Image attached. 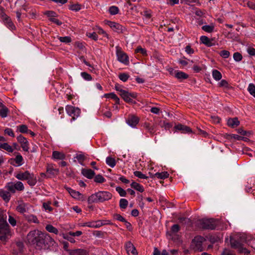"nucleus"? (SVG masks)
Instances as JSON below:
<instances>
[{
	"instance_id": "f257e3e1",
	"label": "nucleus",
	"mask_w": 255,
	"mask_h": 255,
	"mask_svg": "<svg viewBox=\"0 0 255 255\" xmlns=\"http://www.w3.org/2000/svg\"><path fill=\"white\" fill-rule=\"evenodd\" d=\"M27 240L29 244L36 245V247L42 248L43 246L47 248L53 246L54 241L49 235H44L41 232L37 230L30 231L27 235Z\"/></svg>"
},
{
	"instance_id": "f03ea898",
	"label": "nucleus",
	"mask_w": 255,
	"mask_h": 255,
	"mask_svg": "<svg viewBox=\"0 0 255 255\" xmlns=\"http://www.w3.org/2000/svg\"><path fill=\"white\" fill-rule=\"evenodd\" d=\"M221 221L218 219H202L198 220V226L199 228L203 230H215L218 229Z\"/></svg>"
},
{
	"instance_id": "7ed1b4c3",
	"label": "nucleus",
	"mask_w": 255,
	"mask_h": 255,
	"mask_svg": "<svg viewBox=\"0 0 255 255\" xmlns=\"http://www.w3.org/2000/svg\"><path fill=\"white\" fill-rule=\"evenodd\" d=\"M15 177L19 180H26L27 184L31 187L35 186L37 183V178L33 173L26 170L24 172L18 171L15 173Z\"/></svg>"
},
{
	"instance_id": "20e7f679",
	"label": "nucleus",
	"mask_w": 255,
	"mask_h": 255,
	"mask_svg": "<svg viewBox=\"0 0 255 255\" xmlns=\"http://www.w3.org/2000/svg\"><path fill=\"white\" fill-rule=\"evenodd\" d=\"M112 198V194L108 191H99L92 194L89 197L88 202L89 203L104 202L108 201Z\"/></svg>"
},
{
	"instance_id": "39448f33",
	"label": "nucleus",
	"mask_w": 255,
	"mask_h": 255,
	"mask_svg": "<svg viewBox=\"0 0 255 255\" xmlns=\"http://www.w3.org/2000/svg\"><path fill=\"white\" fill-rule=\"evenodd\" d=\"M9 226L6 222V217L0 214V240L5 241L10 235Z\"/></svg>"
},
{
	"instance_id": "423d86ee",
	"label": "nucleus",
	"mask_w": 255,
	"mask_h": 255,
	"mask_svg": "<svg viewBox=\"0 0 255 255\" xmlns=\"http://www.w3.org/2000/svg\"><path fill=\"white\" fill-rule=\"evenodd\" d=\"M5 188L7 190L10 191L11 193H15L16 191H22L24 189V186L22 182L19 181H17L15 182H8Z\"/></svg>"
},
{
	"instance_id": "0eeeda50",
	"label": "nucleus",
	"mask_w": 255,
	"mask_h": 255,
	"mask_svg": "<svg viewBox=\"0 0 255 255\" xmlns=\"http://www.w3.org/2000/svg\"><path fill=\"white\" fill-rule=\"evenodd\" d=\"M116 55L117 59L119 62L126 65L128 64L129 60L128 56L122 51L121 48L119 46L116 47Z\"/></svg>"
},
{
	"instance_id": "6e6552de",
	"label": "nucleus",
	"mask_w": 255,
	"mask_h": 255,
	"mask_svg": "<svg viewBox=\"0 0 255 255\" xmlns=\"http://www.w3.org/2000/svg\"><path fill=\"white\" fill-rule=\"evenodd\" d=\"M67 113L71 117L72 120H75L78 118L81 113L80 109L78 108H75L72 106L68 105L66 107Z\"/></svg>"
},
{
	"instance_id": "1a4fd4ad",
	"label": "nucleus",
	"mask_w": 255,
	"mask_h": 255,
	"mask_svg": "<svg viewBox=\"0 0 255 255\" xmlns=\"http://www.w3.org/2000/svg\"><path fill=\"white\" fill-rule=\"evenodd\" d=\"M115 32L123 33L126 31V28L122 25L114 21H108L106 23Z\"/></svg>"
},
{
	"instance_id": "9d476101",
	"label": "nucleus",
	"mask_w": 255,
	"mask_h": 255,
	"mask_svg": "<svg viewBox=\"0 0 255 255\" xmlns=\"http://www.w3.org/2000/svg\"><path fill=\"white\" fill-rule=\"evenodd\" d=\"M120 96L125 102L132 104L134 103L132 98H136L137 94L134 93H129L126 91H123L122 93H120Z\"/></svg>"
},
{
	"instance_id": "9b49d317",
	"label": "nucleus",
	"mask_w": 255,
	"mask_h": 255,
	"mask_svg": "<svg viewBox=\"0 0 255 255\" xmlns=\"http://www.w3.org/2000/svg\"><path fill=\"white\" fill-rule=\"evenodd\" d=\"M142 127L146 131L150 134V136H152L156 134V125L155 124L144 122L142 124Z\"/></svg>"
},
{
	"instance_id": "f8f14e48",
	"label": "nucleus",
	"mask_w": 255,
	"mask_h": 255,
	"mask_svg": "<svg viewBox=\"0 0 255 255\" xmlns=\"http://www.w3.org/2000/svg\"><path fill=\"white\" fill-rule=\"evenodd\" d=\"M205 241H206L205 238L201 236H197L192 240L196 248L200 251H202V244Z\"/></svg>"
},
{
	"instance_id": "ddd939ff",
	"label": "nucleus",
	"mask_w": 255,
	"mask_h": 255,
	"mask_svg": "<svg viewBox=\"0 0 255 255\" xmlns=\"http://www.w3.org/2000/svg\"><path fill=\"white\" fill-rule=\"evenodd\" d=\"M17 140L20 143L21 148L24 151H28L29 143L27 139L22 135H19L17 137Z\"/></svg>"
},
{
	"instance_id": "4468645a",
	"label": "nucleus",
	"mask_w": 255,
	"mask_h": 255,
	"mask_svg": "<svg viewBox=\"0 0 255 255\" xmlns=\"http://www.w3.org/2000/svg\"><path fill=\"white\" fill-rule=\"evenodd\" d=\"M9 162L11 164L14 166H20L24 163L23 158L19 153H17L15 158H11Z\"/></svg>"
},
{
	"instance_id": "2eb2a0df",
	"label": "nucleus",
	"mask_w": 255,
	"mask_h": 255,
	"mask_svg": "<svg viewBox=\"0 0 255 255\" xmlns=\"http://www.w3.org/2000/svg\"><path fill=\"white\" fill-rule=\"evenodd\" d=\"M126 122L130 127L135 128L139 122V119L134 115H129Z\"/></svg>"
},
{
	"instance_id": "dca6fc26",
	"label": "nucleus",
	"mask_w": 255,
	"mask_h": 255,
	"mask_svg": "<svg viewBox=\"0 0 255 255\" xmlns=\"http://www.w3.org/2000/svg\"><path fill=\"white\" fill-rule=\"evenodd\" d=\"M59 172V169L54 168L52 165H47L46 167V173L48 174L47 177H54L58 174Z\"/></svg>"
},
{
	"instance_id": "f3484780",
	"label": "nucleus",
	"mask_w": 255,
	"mask_h": 255,
	"mask_svg": "<svg viewBox=\"0 0 255 255\" xmlns=\"http://www.w3.org/2000/svg\"><path fill=\"white\" fill-rule=\"evenodd\" d=\"M125 247L127 252L128 255H137L136 250L131 242H127L126 244Z\"/></svg>"
},
{
	"instance_id": "a211bd4d",
	"label": "nucleus",
	"mask_w": 255,
	"mask_h": 255,
	"mask_svg": "<svg viewBox=\"0 0 255 255\" xmlns=\"http://www.w3.org/2000/svg\"><path fill=\"white\" fill-rule=\"evenodd\" d=\"M174 128L176 130L181 131V132L183 133H190L192 132V130L189 127L180 124L176 125Z\"/></svg>"
},
{
	"instance_id": "6ab92c4d",
	"label": "nucleus",
	"mask_w": 255,
	"mask_h": 255,
	"mask_svg": "<svg viewBox=\"0 0 255 255\" xmlns=\"http://www.w3.org/2000/svg\"><path fill=\"white\" fill-rule=\"evenodd\" d=\"M29 204L23 202L19 203L18 205L16 207V210L18 212L23 214L26 212L29 209Z\"/></svg>"
},
{
	"instance_id": "aec40b11",
	"label": "nucleus",
	"mask_w": 255,
	"mask_h": 255,
	"mask_svg": "<svg viewBox=\"0 0 255 255\" xmlns=\"http://www.w3.org/2000/svg\"><path fill=\"white\" fill-rule=\"evenodd\" d=\"M81 172L83 176L90 179H92L95 174V172L91 169H82Z\"/></svg>"
},
{
	"instance_id": "412c9836",
	"label": "nucleus",
	"mask_w": 255,
	"mask_h": 255,
	"mask_svg": "<svg viewBox=\"0 0 255 255\" xmlns=\"http://www.w3.org/2000/svg\"><path fill=\"white\" fill-rule=\"evenodd\" d=\"M174 72L175 77L178 79L180 81H182L184 79H187L189 77V75L184 72L176 70Z\"/></svg>"
},
{
	"instance_id": "4be33fe9",
	"label": "nucleus",
	"mask_w": 255,
	"mask_h": 255,
	"mask_svg": "<svg viewBox=\"0 0 255 255\" xmlns=\"http://www.w3.org/2000/svg\"><path fill=\"white\" fill-rule=\"evenodd\" d=\"M200 39L201 43L208 47H211L215 45V43L213 42V40L206 36H201Z\"/></svg>"
},
{
	"instance_id": "5701e85b",
	"label": "nucleus",
	"mask_w": 255,
	"mask_h": 255,
	"mask_svg": "<svg viewBox=\"0 0 255 255\" xmlns=\"http://www.w3.org/2000/svg\"><path fill=\"white\" fill-rule=\"evenodd\" d=\"M10 192L8 190L5 191L4 190H0V196L4 200L5 202H8L11 197Z\"/></svg>"
},
{
	"instance_id": "b1692460",
	"label": "nucleus",
	"mask_w": 255,
	"mask_h": 255,
	"mask_svg": "<svg viewBox=\"0 0 255 255\" xmlns=\"http://www.w3.org/2000/svg\"><path fill=\"white\" fill-rule=\"evenodd\" d=\"M26 220L29 223L38 224L39 221L37 217L33 214H29L25 216Z\"/></svg>"
},
{
	"instance_id": "393cba45",
	"label": "nucleus",
	"mask_w": 255,
	"mask_h": 255,
	"mask_svg": "<svg viewBox=\"0 0 255 255\" xmlns=\"http://www.w3.org/2000/svg\"><path fill=\"white\" fill-rule=\"evenodd\" d=\"M52 156L53 159L57 160H63L66 157L64 153L58 151H53Z\"/></svg>"
},
{
	"instance_id": "a878e982",
	"label": "nucleus",
	"mask_w": 255,
	"mask_h": 255,
	"mask_svg": "<svg viewBox=\"0 0 255 255\" xmlns=\"http://www.w3.org/2000/svg\"><path fill=\"white\" fill-rule=\"evenodd\" d=\"M227 124L228 126L234 128L239 125L240 122L237 118H230L228 120Z\"/></svg>"
},
{
	"instance_id": "bb28decb",
	"label": "nucleus",
	"mask_w": 255,
	"mask_h": 255,
	"mask_svg": "<svg viewBox=\"0 0 255 255\" xmlns=\"http://www.w3.org/2000/svg\"><path fill=\"white\" fill-rule=\"evenodd\" d=\"M70 255H88L86 250L83 249H76L69 251Z\"/></svg>"
},
{
	"instance_id": "cd10ccee",
	"label": "nucleus",
	"mask_w": 255,
	"mask_h": 255,
	"mask_svg": "<svg viewBox=\"0 0 255 255\" xmlns=\"http://www.w3.org/2000/svg\"><path fill=\"white\" fill-rule=\"evenodd\" d=\"M68 191L71 196L75 199H80L83 196L79 192L74 190L71 188H68Z\"/></svg>"
},
{
	"instance_id": "c85d7f7f",
	"label": "nucleus",
	"mask_w": 255,
	"mask_h": 255,
	"mask_svg": "<svg viewBox=\"0 0 255 255\" xmlns=\"http://www.w3.org/2000/svg\"><path fill=\"white\" fill-rule=\"evenodd\" d=\"M88 227L93 228H99L102 226L103 224L100 221H92L88 222Z\"/></svg>"
},
{
	"instance_id": "c756f323",
	"label": "nucleus",
	"mask_w": 255,
	"mask_h": 255,
	"mask_svg": "<svg viewBox=\"0 0 255 255\" xmlns=\"http://www.w3.org/2000/svg\"><path fill=\"white\" fill-rule=\"evenodd\" d=\"M0 108V117L2 118H6L9 112V109L4 105Z\"/></svg>"
},
{
	"instance_id": "7c9ffc66",
	"label": "nucleus",
	"mask_w": 255,
	"mask_h": 255,
	"mask_svg": "<svg viewBox=\"0 0 255 255\" xmlns=\"http://www.w3.org/2000/svg\"><path fill=\"white\" fill-rule=\"evenodd\" d=\"M130 186L131 188H133L136 191H138L141 193L144 191V188L142 185L134 181L132 182L131 183Z\"/></svg>"
},
{
	"instance_id": "2f4dec72",
	"label": "nucleus",
	"mask_w": 255,
	"mask_h": 255,
	"mask_svg": "<svg viewBox=\"0 0 255 255\" xmlns=\"http://www.w3.org/2000/svg\"><path fill=\"white\" fill-rule=\"evenodd\" d=\"M106 162L107 164L112 168L114 167L116 165L115 159L111 156H108L106 158Z\"/></svg>"
},
{
	"instance_id": "473e14b6",
	"label": "nucleus",
	"mask_w": 255,
	"mask_h": 255,
	"mask_svg": "<svg viewBox=\"0 0 255 255\" xmlns=\"http://www.w3.org/2000/svg\"><path fill=\"white\" fill-rule=\"evenodd\" d=\"M156 177L158 179H164L169 177V173L167 171H163L161 172H156L155 173Z\"/></svg>"
},
{
	"instance_id": "72a5a7b5",
	"label": "nucleus",
	"mask_w": 255,
	"mask_h": 255,
	"mask_svg": "<svg viewBox=\"0 0 255 255\" xmlns=\"http://www.w3.org/2000/svg\"><path fill=\"white\" fill-rule=\"evenodd\" d=\"M212 76L213 78L216 81L221 80L222 77L221 72L216 69L212 71Z\"/></svg>"
},
{
	"instance_id": "f704fd0d",
	"label": "nucleus",
	"mask_w": 255,
	"mask_h": 255,
	"mask_svg": "<svg viewBox=\"0 0 255 255\" xmlns=\"http://www.w3.org/2000/svg\"><path fill=\"white\" fill-rule=\"evenodd\" d=\"M69 8L71 10L77 12L81 9L82 5L78 3L76 4H72L69 6Z\"/></svg>"
},
{
	"instance_id": "c9c22d12",
	"label": "nucleus",
	"mask_w": 255,
	"mask_h": 255,
	"mask_svg": "<svg viewBox=\"0 0 255 255\" xmlns=\"http://www.w3.org/2000/svg\"><path fill=\"white\" fill-rule=\"evenodd\" d=\"M159 124L161 127L164 128L166 130H169L172 127V124L171 123L166 122L165 121H161Z\"/></svg>"
},
{
	"instance_id": "e433bc0d",
	"label": "nucleus",
	"mask_w": 255,
	"mask_h": 255,
	"mask_svg": "<svg viewBox=\"0 0 255 255\" xmlns=\"http://www.w3.org/2000/svg\"><path fill=\"white\" fill-rule=\"evenodd\" d=\"M16 128L17 130L21 133H28V132L27 126L25 125H19L17 126Z\"/></svg>"
},
{
	"instance_id": "4c0bfd02",
	"label": "nucleus",
	"mask_w": 255,
	"mask_h": 255,
	"mask_svg": "<svg viewBox=\"0 0 255 255\" xmlns=\"http://www.w3.org/2000/svg\"><path fill=\"white\" fill-rule=\"evenodd\" d=\"M46 230L50 232L54 233L56 235L58 234V230L51 225H47L45 228Z\"/></svg>"
},
{
	"instance_id": "58836bf2",
	"label": "nucleus",
	"mask_w": 255,
	"mask_h": 255,
	"mask_svg": "<svg viewBox=\"0 0 255 255\" xmlns=\"http://www.w3.org/2000/svg\"><path fill=\"white\" fill-rule=\"evenodd\" d=\"M214 29V26L213 24L211 25H206L202 27V29L205 32L208 33H211L213 31Z\"/></svg>"
},
{
	"instance_id": "ea45409f",
	"label": "nucleus",
	"mask_w": 255,
	"mask_h": 255,
	"mask_svg": "<svg viewBox=\"0 0 255 255\" xmlns=\"http://www.w3.org/2000/svg\"><path fill=\"white\" fill-rule=\"evenodd\" d=\"M109 11L111 15H115L119 12V9L116 6H111L109 7Z\"/></svg>"
},
{
	"instance_id": "a19ab883",
	"label": "nucleus",
	"mask_w": 255,
	"mask_h": 255,
	"mask_svg": "<svg viewBox=\"0 0 255 255\" xmlns=\"http://www.w3.org/2000/svg\"><path fill=\"white\" fill-rule=\"evenodd\" d=\"M5 21L6 23V26L8 28H9L11 30L15 29V26L9 17L7 16L5 18Z\"/></svg>"
},
{
	"instance_id": "79ce46f5",
	"label": "nucleus",
	"mask_w": 255,
	"mask_h": 255,
	"mask_svg": "<svg viewBox=\"0 0 255 255\" xmlns=\"http://www.w3.org/2000/svg\"><path fill=\"white\" fill-rule=\"evenodd\" d=\"M106 181L105 178L101 174H98L95 176L94 181L96 183H102Z\"/></svg>"
},
{
	"instance_id": "37998d69",
	"label": "nucleus",
	"mask_w": 255,
	"mask_h": 255,
	"mask_svg": "<svg viewBox=\"0 0 255 255\" xmlns=\"http://www.w3.org/2000/svg\"><path fill=\"white\" fill-rule=\"evenodd\" d=\"M133 174L135 176L140 179H147V178H148V176H147L145 174H143L141 172L139 171H134L133 172Z\"/></svg>"
},
{
	"instance_id": "c03bdc74",
	"label": "nucleus",
	"mask_w": 255,
	"mask_h": 255,
	"mask_svg": "<svg viewBox=\"0 0 255 255\" xmlns=\"http://www.w3.org/2000/svg\"><path fill=\"white\" fill-rule=\"evenodd\" d=\"M248 91L251 95L255 98V86L254 84L251 83L249 84Z\"/></svg>"
},
{
	"instance_id": "a18cd8bd",
	"label": "nucleus",
	"mask_w": 255,
	"mask_h": 255,
	"mask_svg": "<svg viewBox=\"0 0 255 255\" xmlns=\"http://www.w3.org/2000/svg\"><path fill=\"white\" fill-rule=\"evenodd\" d=\"M128 201L126 199L122 198L120 200V207L121 209H126L128 205Z\"/></svg>"
},
{
	"instance_id": "49530a36",
	"label": "nucleus",
	"mask_w": 255,
	"mask_h": 255,
	"mask_svg": "<svg viewBox=\"0 0 255 255\" xmlns=\"http://www.w3.org/2000/svg\"><path fill=\"white\" fill-rule=\"evenodd\" d=\"M129 77V75L125 73H121L119 75V79L124 82L127 81Z\"/></svg>"
},
{
	"instance_id": "de8ad7c7",
	"label": "nucleus",
	"mask_w": 255,
	"mask_h": 255,
	"mask_svg": "<svg viewBox=\"0 0 255 255\" xmlns=\"http://www.w3.org/2000/svg\"><path fill=\"white\" fill-rule=\"evenodd\" d=\"M135 53H140L143 56L147 55V51L145 49L142 48L141 46H138L135 50Z\"/></svg>"
},
{
	"instance_id": "09e8293b",
	"label": "nucleus",
	"mask_w": 255,
	"mask_h": 255,
	"mask_svg": "<svg viewBox=\"0 0 255 255\" xmlns=\"http://www.w3.org/2000/svg\"><path fill=\"white\" fill-rule=\"evenodd\" d=\"M231 246L233 248L239 250L242 246V244L236 240H231Z\"/></svg>"
},
{
	"instance_id": "8fccbe9b",
	"label": "nucleus",
	"mask_w": 255,
	"mask_h": 255,
	"mask_svg": "<svg viewBox=\"0 0 255 255\" xmlns=\"http://www.w3.org/2000/svg\"><path fill=\"white\" fill-rule=\"evenodd\" d=\"M233 58L235 61L240 62L242 60L243 56L240 53L237 52L234 53Z\"/></svg>"
},
{
	"instance_id": "3c124183",
	"label": "nucleus",
	"mask_w": 255,
	"mask_h": 255,
	"mask_svg": "<svg viewBox=\"0 0 255 255\" xmlns=\"http://www.w3.org/2000/svg\"><path fill=\"white\" fill-rule=\"evenodd\" d=\"M75 158L78 160L79 163L82 165L86 159L85 155L83 154H76Z\"/></svg>"
},
{
	"instance_id": "603ef678",
	"label": "nucleus",
	"mask_w": 255,
	"mask_h": 255,
	"mask_svg": "<svg viewBox=\"0 0 255 255\" xmlns=\"http://www.w3.org/2000/svg\"><path fill=\"white\" fill-rule=\"evenodd\" d=\"M59 40L60 42L65 43H68L71 42V38L69 36H64V37H59Z\"/></svg>"
},
{
	"instance_id": "864d4df0",
	"label": "nucleus",
	"mask_w": 255,
	"mask_h": 255,
	"mask_svg": "<svg viewBox=\"0 0 255 255\" xmlns=\"http://www.w3.org/2000/svg\"><path fill=\"white\" fill-rule=\"evenodd\" d=\"M116 190L121 197H125L127 195L126 191L121 187H117Z\"/></svg>"
},
{
	"instance_id": "5fc2aeb1",
	"label": "nucleus",
	"mask_w": 255,
	"mask_h": 255,
	"mask_svg": "<svg viewBox=\"0 0 255 255\" xmlns=\"http://www.w3.org/2000/svg\"><path fill=\"white\" fill-rule=\"evenodd\" d=\"M219 55L224 58H228L230 55V53L229 51L224 50L220 51Z\"/></svg>"
},
{
	"instance_id": "6e6d98bb",
	"label": "nucleus",
	"mask_w": 255,
	"mask_h": 255,
	"mask_svg": "<svg viewBox=\"0 0 255 255\" xmlns=\"http://www.w3.org/2000/svg\"><path fill=\"white\" fill-rule=\"evenodd\" d=\"M81 75L83 79L87 81H90L92 79L91 75L85 72H81Z\"/></svg>"
},
{
	"instance_id": "4d7b16f0",
	"label": "nucleus",
	"mask_w": 255,
	"mask_h": 255,
	"mask_svg": "<svg viewBox=\"0 0 255 255\" xmlns=\"http://www.w3.org/2000/svg\"><path fill=\"white\" fill-rule=\"evenodd\" d=\"M3 148L2 149L6 150L7 151L9 152H12L13 151V149L12 148V147L8 144V143L7 142H4L3 143Z\"/></svg>"
},
{
	"instance_id": "13d9d810",
	"label": "nucleus",
	"mask_w": 255,
	"mask_h": 255,
	"mask_svg": "<svg viewBox=\"0 0 255 255\" xmlns=\"http://www.w3.org/2000/svg\"><path fill=\"white\" fill-rule=\"evenodd\" d=\"M44 14L47 16L48 17H49V18L55 17L57 16L56 12L52 10L46 11L44 12Z\"/></svg>"
},
{
	"instance_id": "bf43d9fd",
	"label": "nucleus",
	"mask_w": 255,
	"mask_h": 255,
	"mask_svg": "<svg viewBox=\"0 0 255 255\" xmlns=\"http://www.w3.org/2000/svg\"><path fill=\"white\" fill-rule=\"evenodd\" d=\"M4 134H7L11 137L15 136L14 133L11 128H6L4 130Z\"/></svg>"
},
{
	"instance_id": "052dcab7",
	"label": "nucleus",
	"mask_w": 255,
	"mask_h": 255,
	"mask_svg": "<svg viewBox=\"0 0 255 255\" xmlns=\"http://www.w3.org/2000/svg\"><path fill=\"white\" fill-rule=\"evenodd\" d=\"M9 224L13 227L16 225V221L12 216L9 215L8 219Z\"/></svg>"
},
{
	"instance_id": "680f3d73",
	"label": "nucleus",
	"mask_w": 255,
	"mask_h": 255,
	"mask_svg": "<svg viewBox=\"0 0 255 255\" xmlns=\"http://www.w3.org/2000/svg\"><path fill=\"white\" fill-rule=\"evenodd\" d=\"M114 219L119 221L124 222L126 221V219L122 216L120 214H115L113 216Z\"/></svg>"
},
{
	"instance_id": "e2e57ef3",
	"label": "nucleus",
	"mask_w": 255,
	"mask_h": 255,
	"mask_svg": "<svg viewBox=\"0 0 255 255\" xmlns=\"http://www.w3.org/2000/svg\"><path fill=\"white\" fill-rule=\"evenodd\" d=\"M51 202L43 203V207L45 210H48L49 212H51L53 210V208L50 206Z\"/></svg>"
},
{
	"instance_id": "0e129e2a",
	"label": "nucleus",
	"mask_w": 255,
	"mask_h": 255,
	"mask_svg": "<svg viewBox=\"0 0 255 255\" xmlns=\"http://www.w3.org/2000/svg\"><path fill=\"white\" fill-rule=\"evenodd\" d=\"M180 230V227L178 224H174L172 226L171 231L173 233H176Z\"/></svg>"
},
{
	"instance_id": "69168bd1",
	"label": "nucleus",
	"mask_w": 255,
	"mask_h": 255,
	"mask_svg": "<svg viewBox=\"0 0 255 255\" xmlns=\"http://www.w3.org/2000/svg\"><path fill=\"white\" fill-rule=\"evenodd\" d=\"M185 51L188 54H192L194 53V50L192 49L190 45H187L185 48Z\"/></svg>"
},
{
	"instance_id": "338daca9",
	"label": "nucleus",
	"mask_w": 255,
	"mask_h": 255,
	"mask_svg": "<svg viewBox=\"0 0 255 255\" xmlns=\"http://www.w3.org/2000/svg\"><path fill=\"white\" fill-rule=\"evenodd\" d=\"M239 251L240 253L244 254V255H249L250 253V252L248 250L243 248L242 246L239 250Z\"/></svg>"
},
{
	"instance_id": "774afa93",
	"label": "nucleus",
	"mask_w": 255,
	"mask_h": 255,
	"mask_svg": "<svg viewBox=\"0 0 255 255\" xmlns=\"http://www.w3.org/2000/svg\"><path fill=\"white\" fill-rule=\"evenodd\" d=\"M248 53L251 56H255V49L252 47H249L247 49Z\"/></svg>"
}]
</instances>
